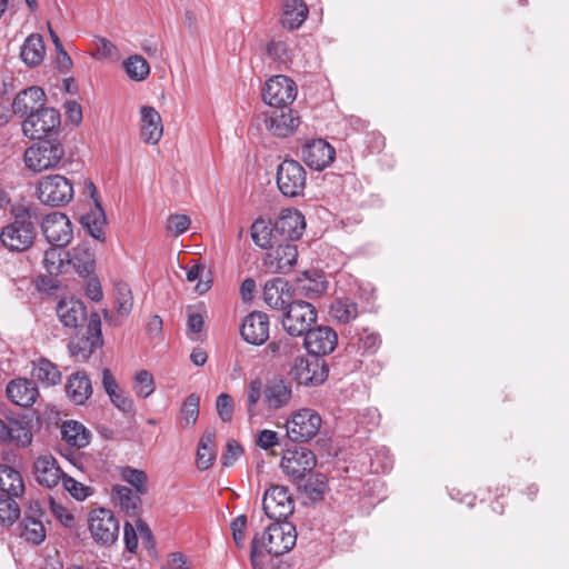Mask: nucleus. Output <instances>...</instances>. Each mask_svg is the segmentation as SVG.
Segmentation results:
<instances>
[{
    "mask_svg": "<svg viewBox=\"0 0 569 569\" xmlns=\"http://www.w3.org/2000/svg\"><path fill=\"white\" fill-rule=\"evenodd\" d=\"M262 296L268 307L282 312L295 300L293 289L283 278L268 280L264 283Z\"/></svg>",
    "mask_w": 569,
    "mask_h": 569,
    "instance_id": "21",
    "label": "nucleus"
},
{
    "mask_svg": "<svg viewBox=\"0 0 569 569\" xmlns=\"http://www.w3.org/2000/svg\"><path fill=\"white\" fill-rule=\"evenodd\" d=\"M123 67L129 78L134 81L144 80L150 72L149 63L139 54L131 56L124 60Z\"/></svg>",
    "mask_w": 569,
    "mask_h": 569,
    "instance_id": "45",
    "label": "nucleus"
},
{
    "mask_svg": "<svg viewBox=\"0 0 569 569\" xmlns=\"http://www.w3.org/2000/svg\"><path fill=\"white\" fill-rule=\"evenodd\" d=\"M39 200L51 207H61L73 199V186L69 179L60 174L43 177L37 186Z\"/></svg>",
    "mask_w": 569,
    "mask_h": 569,
    "instance_id": "4",
    "label": "nucleus"
},
{
    "mask_svg": "<svg viewBox=\"0 0 569 569\" xmlns=\"http://www.w3.org/2000/svg\"><path fill=\"white\" fill-rule=\"evenodd\" d=\"M6 392L14 405L23 408L31 407L39 396V390L34 381L27 378L11 380L7 386Z\"/></svg>",
    "mask_w": 569,
    "mask_h": 569,
    "instance_id": "25",
    "label": "nucleus"
},
{
    "mask_svg": "<svg viewBox=\"0 0 569 569\" xmlns=\"http://www.w3.org/2000/svg\"><path fill=\"white\" fill-rule=\"evenodd\" d=\"M0 491L1 496L20 497L24 492V482L18 470L0 465Z\"/></svg>",
    "mask_w": 569,
    "mask_h": 569,
    "instance_id": "35",
    "label": "nucleus"
},
{
    "mask_svg": "<svg viewBox=\"0 0 569 569\" xmlns=\"http://www.w3.org/2000/svg\"><path fill=\"white\" fill-rule=\"evenodd\" d=\"M68 268L73 267L74 271L80 276L88 277L93 272L94 258L92 252L86 246H77L68 251Z\"/></svg>",
    "mask_w": 569,
    "mask_h": 569,
    "instance_id": "36",
    "label": "nucleus"
},
{
    "mask_svg": "<svg viewBox=\"0 0 569 569\" xmlns=\"http://www.w3.org/2000/svg\"><path fill=\"white\" fill-rule=\"evenodd\" d=\"M274 234V226L270 227L263 219H257L251 226V238L261 248L271 246Z\"/></svg>",
    "mask_w": 569,
    "mask_h": 569,
    "instance_id": "48",
    "label": "nucleus"
},
{
    "mask_svg": "<svg viewBox=\"0 0 569 569\" xmlns=\"http://www.w3.org/2000/svg\"><path fill=\"white\" fill-rule=\"evenodd\" d=\"M338 345V335L329 326L310 328L305 333V347L309 353L315 356L330 355Z\"/></svg>",
    "mask_w": 569,
    "mask_h": 569,
    "instance_id": "18",
    "label": "nucleus"
},
{
    "mask_svg": "<svg viewBox=\"0 0 569 569\" xmlns=\"http://www.w3.org/2000/svg\"><path fill=\"white\" fill-rule=\"evenodd\" d=\"M141 495L136 493L127 486L117 485L112 488V500L129 517L139 516L141 509Z\"/></svg>",
    "mask_w": 569,
    "mask_h": 569,
    "instance_id": "32",
    "label": "nucleus"
},
{
    "mask_svg": "<svg viewBox=\"0 0 569 569\" xmlns=\"http://www.w3.org/2000/svg\"><path fill=\"white\" fill-rule=\"evenodd\" d=\"M200 397L191 393L187 397L181 409V419L184 427L193 426L199 416Z\"/></svg>",
    "mask_w": 569,
    "mask_h": 569,
    "instance_id": "52",
    "label": "nucleus"
},
{
    "mask_svg": "<svg viewBox=\"0 0 569 569\" xmlns=\"http://www.w3.org/2000/svg\"><path fill=\"white\" fill-rule=\"evenodd\" d=\"M296 528L290 522H274L251 542L250 560L253 569H278V558L296 545Z\"/></svg>",
    "mask_w": 569,
    "mask_h": 569,
    "instance_id": "1",
    "label": "nucleus"
},
{
    "mask_svg": "<svg viewBox=\"0 0 569 569\" xmlns=\"http://www.w3.org/2000/svg\"><path fill=\"white\" fill-rule=\"evenodd\" d=\"M56 312L66 328L77 329L89 321L87 307L76 298H62L57 305Z\"/></svg>",
    "mask_w": 569,
    "mask_h": 569,
    "instance_id": "23",
    "label": "nucleus"
},
{
    "mask_svg": "<svg viewBox=\"0 0 569 569\" xmlns=\"http://www.w3.org/2000/svg\"><path fill=\"white\" fill-rule=\"evenodd\" d=\"M114 290L118 313L121 317L129 316L133 306L131 289L127 283L120 282L116 284Z\"/></svg>",
    "mask_w": 569,
    "mask_h": 569,
    "instance_id": "50",
    "label": "nucleus"
},
{
    "mask_svg": "<svg viewBox=\"0 0 569 569\" xmlns=\"http://www.w3.org/2000/svg\"><path fill=\"white\" fill-rule=\"evenodd\" d=\"M262 509L268 518L281 522L292 515L295 505L286 487L273 485L263 495Z\"/></svg>",
    "mask_w": 569,
    "mask_h": 569,
    "instance_id": "13",
    "label": "nucleus"
},
{
    "mask_svg": "<svg viewBox=\"0 0 569 569\" xmlns=\"http://www.w3.org/2000/svg\"><path fill=\"white\" fill-rule=\"evenodd\" d=\"M214 437V432L206 431L199 441L197 450V467L199 470L209 469L216 459Z\"/></svg>",
    "mask_w": 569,
    "mask_h": 569,
    "instance_id": "42",
    "label": "nucleus"
},
{
    "mask_svg": "<svg viewBox=\"0 0 569 569\" xmlns=\"http://www.w3.org/2000/svg\"><path fill=\"white\" fill-rule=\"evenodd\" d=\"M289 376L299 385L315 387L327 379L328 370L325 362L319 359L310 361L303 356H298L290 366Z\"/></svg>",
    "mask_w": 569,
    "mask_h": 569,
    "instance_id": "14",
    "label": "nucleus"
},
{
    "mask_svg": "<svg viewBox=\"0 0 569 569\" xmlns=\"http://www.w3.org/2000/svg\"><path fill=\"white\" fill-rule=\"evenodd\" d=\"M46 93L39 87H30L20 91L12 101V111L14 114L26 118L31 112L38 111L44 106Z\"/></svg>",
    "mask_w": 569,
    "mask_h": 569,
    "instance_id": "28",
    "label": "nucleus"
},
{
    "mask_svg": "<svg viewBox=\"0 0 569 569\" xmlns=\"http://www.w3.org/2000/svg\"><path fill=\"white\" fill-rule=\"evenodd\" d=\"M63 154L64 149L60 143L40 140L26 150L24 162L30 170L41 172L56 167Z\"/></svg>",
    "mask_w": 569,
    "mask_h": 569,
    "instance_id": "6",
    "label": "nucleus"
},
{
    "mask_svg": "<svg viewBox=\"0 0 569 569\" xmlns=\"http://www.w3.org/2000/svg\"><path fill=\"white\" fill-rule=\"evenodd\" d=\"M335 158V148L323 139L310 140L301 148V159L312 170L326 169Z\"/></svg>",
    "mask_w": 569,
    "mask_h": 569,
    "instance_id": "17",
    "label": "nucleus"
},
{
    "mask_svg": "<svg viewBox=\"0 0 569 569\" xmlns=\"http://www.w3.org/2000/svg\"><path fill=\"white\" fill-rule=\"evenodd\" d=\"M132 389L139 398L146 399L151 396L156 389L152 373L144 369L136 372Z\"/></svg>",
    "mask_w": 569,
    "mask_h": 569,
    "instance_id": "46",
    "label": "nucleus"
},
{
    "mask_svg": "<svg viewBox=\"0 0 569 569\" xmlns=\"http://www.w3.org/2000/svg\"><path fill=\"white\" fill-rule=\"evenodd\" d=\"M103 345L101 332V319L99 313L92 312L89 316L86 335L73 338L69 342V350L73 357L80 360H87L91 355Z\"/></svg>",
    "mask_w": 569,
    "mask_h": 569,
    "instance_id": "10",
    "label": "nucleus"
},
{
    "mask_svg": "<svg viewBox=\"0 0 569 569\" xmlns=\"http://www.w3.org/2000/svg\"><path fill=\"white\" fill-rule=\"evenodd\" d=\"M68 251L63 250V247H54L46 250L43 257V267L47 272L51 276H58L64 273L68 270V258L66 254Z\"/></svg>",
    "mask_w": 569,
    "mask_h": 569,
    "instance_id": "43",
    "label": "nucleus"
},
{
    "mask_svg": "<svg viewBox=\"0 0 569 569\" xmlns=\"http://www.w3.org/2000/svg\"><path fill=\"white\" fill-rule=\"evenodd\" d=\"M62 486L76 500L82 501L92 493V489L67 475L62 478Z\"/></svg>",
    "mask_w": 569,
    "mask_h": 569,
    "instance_id": "53",
    "label": "nucleus"
},
{
    "mask_svg": "<svg viewBox=\"0 0 569 569\" xmlns=\"http://www.w3.org/2000/svg\"><path fill=\"white\" fill-rule=\"evenodd\" d=\"M267 54L278 61H284L287 59V46L282 41L272 40L267 46Z\"/></svg>",
    "mask_w": 569,
    "mask_h": 569,
    "instance_id": "64",
    "label": "nucleus"
},
{
    "mask_svg": "<svg viewBox=\"0 0 569 569\" xmlns=\"http://www.w3.org/2000/svg\"><path fill=\"white\" fill-rule=\"evenodd\" d=\"M49 505L52 515L61 522V525L66 528H71L73 526L74 517L66 507L57 502L53 498L49 499Z\"/></svg>",
    "mask_w": 569,
    "mask_h": 569,
    "instance_id": "57",
    "label": "nucleus"
},
{
    "mask_svg": "<svg viewBox=\"0 0 569 569\" xmlns=\"http://www.w3.org/2000/svg\"><path fill=\"white\" fill-rule=\"evenodd\" d=\"M32 378L46 387L56 386L61 381V372L58 367L46 358L32 362Z\"/></svg>",
    "mask_w": 569,
    "mask_h": 569,
    "instance_id": "37",
    "label": "nucleus"
},
{
    "mask_svg": "<svg viewBox=\"0 0 569 569\" xmlns=\"http://www.w3.org/2000/svg\"><path fill=\"white\" fill-rule=\"evenodd\" d=\"M263 395L262 391V381L260 379H253L249 385L248 390V413L249 416L254 415V406L260 400L261 396Z\"/></svg>",
    "mask_w": 569,
    "mask_h": 569,
    "instance_id": "60",
    "label": "nucleus"
},
{
    "mask_svg": "<svg viewBox=\"0 0 569 569\" xmlns=\"http://www.w3.org/2000/svg\"><path fill=\"white\" fill-rule=\"evenodd\" d=\"M291 397V383L282 378L269 380L263 389V401L271 410H278L287 406Z\"/></svg>",
    "mask_w": 569,
    "mask_h": 569,
    "instance_id": "29",
    "label": "nucleus"
},
{
    "mask_svg": "<svg viewBox=\"0 0 569 569\" xmlns=\"http://www.w3.org/2000/svg\"><path fill=\"white\" fill-rule=\"evenodd\" d=\"M111 402L122 412L124 413H133L134 405L130 397L126 396L120 391H114V393L108 395Z\"/></svg>",
    "mask_w": 569,
    "mask_h": 569,
    "instance_id": "61",
    "label": "nucleus"
},
{
    "mask_svg": "<svg viewBox=\"0 0 569 569\" xmlns=\"http://www.w3.org/2000/svg\"><path fill=\"white\" fill-rule=\"evenodd\" d=\"M242 447L233 439L228 440L226 445V452L221 456V463L224 467L232 466L236 460L242 455Z\"/></svg>",
    "mask_w": 569,
    "mask_h": 569,
    "instance_id": "59",
    "label": "nucleus"
},
{
    "mask_svg": "<svg viewBox=\"0 0 569 569\" xmlns=\"http://www.w3.org/2000/svg\"><path fill=\"white\" fill-rule=\"evenodd\" d=\"M191 220L186 214H171L167 220V230L177 237L186 232L190 227Z\"/></svg>",
    "mask_w": 569,
    "mask_h": 569,
    "instance_id": "56",
    "label": "nucleus"
},
{
    "mask_svg": "<svg viewBox=\"0 0 569 569\" xmlns=\"http://www.w3.org/2000/svg\"><path fill=\"white\" fill-rule=\"evenodd\" d=\"M81 224L92 238L97 240L103 239L106 216L102 207L97 200L96 207L81 217Z\"/></svg>",
    "mask_w": 569,
    "mask_h": 569,
    "instance_id": "41",
    "label": "nucleus"
},
{
    "mask_svg": "<svg viewBox=\"0 0 569 569\" xmlns=\"http://www.w3.org/2000/svg\"><path fill=\"white\" fill-rule=\"evenodd\" d=\"M247 527V517L244 515L234 518L230 525L232 537L238 547H242L244 541V530Z\"/></svg>",
    "mask_w": 569,
    "mask_h": 569,
    "instance_id": "62",
    "label": "nucleus"
},
{
    "mask_svg": "<svg viewBox=\"0 0 569 569\" xmlns=\"http://www.w3.org/2000/svg\"><path fill=\"white\" fill-rule=\"evenodd\" d=\"M303 485L298 483L299 488L309 496L312 500L321 499L327 489V482L322 475L316 473L310 475L307 479L305 478Z\"/></svg>",
    "mask_w": 569,
    "mask_h": 569,
    "instance_id": "49",
    "label": "nucleus"
},
{
    "mask_svg": "<svg viewBox=\"0 0 569 569\" xmlns=\"http://www.w3.org/2000/svg\"><path fill=\"white\" fill-rule=\"evenodd\" d=\"M277 184L283 196L298 197L306 188L307 172L298 161L286 159L278 167Z\"/></svg>",
    "mask_w": 569,
    "mask_h": 569,
    "instance_id": "9",
    "label": "nucleus"
},
{
    "mask_svg": "<svg viewBox=\"0 0 569 569\" xmlns=\"http://www.w3.org/2000/svg\"><path fill=\"white\" fill-rule=\"evenodd\" d=\"M297 259V246L291 242H284L276 248L270 247L262 259V266L266 272L287 274L296 266Z\"/></svg>",
    "mask_w": 569,
    "mask_h": 569,
    "instance_id": "15",
    "label": "nucleus"
},
{
    "mask_svg": "<svg viewBox=\"0 0 569 569\" xmlns=\"http://www.w3.org/2000/svg\"><path fill=\"white\" fill-rule=\"evenodd\" d=\"M309 10L303 0H284L281 23L289 30L301 27L308 17Z\"/></svg>",
    "mask_w": 569,
    "mask_h": 569,
    "instance_id": "33",
    "label": "nucleus"
},
{
    "mask_svg": "<svg viewBox=\"0 0 569 569\" xmlns=\"http://www.w3.org/2000/svg\"><path fill=\"white\" fill-rule=\"evenodd\" d=\"M10 212L13 220L2 228L0 241L10 251H26L36 240L40 208L36 203H18L11 207Z\"/></svg>",
    "mask_w": 569,
    "mask_h": 569,
    "instance_id": "2",
    "label": "nucleus"
},
{
    "mask_svg": "<svg viewBox=\"0 0 569 569\" xmlns=\"http://www.w3.org/2000/svg\"><path fill=\"white\" fill-rule=\"evenodd\" d=\"M66 392L76 405H83L92 395V385L86 372L78 371L69 377Z\"/></svg>",
    "mask_w": 569,
    "mask_h": 569,
    "instance_id": "31",
    "label": "nucleus"
},
{
    "mask_svg": "<svg viewBox=\"0 0 569 569\" xmlns=\"http://www.w3.org/2000/svg\"><path fill=\"white\" fill-rule=\"evenodd\" d=\"M33 473L37 482L47 488L56 487L64 476L52 456L37 458L33 463Z\"/></svg>",
    "mask_w": 569,
    "mask_h": 569,
    "instance_id": "27",
    "label": "nucleus"
},
{
    "mask_svg": "<svg viewBox=\"0 0 569 569\" xmlns=\"http://www.w3.org/2000/svg\"><path fill=\"white\" fill-rule=\"evenodd\" d=\"M44 53L43 38L39 33H31L27 37L20 50L22 61L29 67L39 66L44 58Z\"/></svg>",
    "mask_w": 569,
    "mask_h": 569,
    "instance_id": "34",
    "label": "nucleus"
},
{
    "mask_svg": "<svg viewBox=\"0 0 569 569\" xmlns=\"http://www.w3.org/2000/svg\"><path fill=\"white\" fill-rule=\"evenodd\" d=\"M41 230L47 241L54 247H66L73 237L71 221L61 212L47 214L42 219Z\"/></svg>",
    "mask_w": 569,
    "mask_h": 569,
    "instance_id": "16",
    "label": "nucleus"
},
{
    "mask_svg": "<svg viewBox=\"0 0 569 569\" xmlns=\"http://www.w3.org/2000/svg\"><path fill=\"white\" fill-rule=\"evenodd\" d=\"M296 97V83L282 74L270 78L262 89L263 101L277 109L287 108L295 101Z\"/></svg>",
    "mask_w": 569,
    "mask_h": 569,
    "instance_id": "12",
    "label": "nucleus"
},
{
    "mask_svg": "<svg viewBox=\"0 0 569 569\" xmlns=\"http://www.w3.org/2000/svg\"><path fill=\"white\" fill-rule=\"evenodd\" d=\"M61 436L68 445L76 448H83L90 442V432L82 423L73 420L62 423Z\"/></svg>",
    "mask_w": 569,
    "mask_h": 569,
    "instance_id": "39",
    "label": "nucleus"
},
{
    "mask_svg": "<svg viewBox=\"0 0 569 569\" xmlns=\"http://www.w3.org/2000/svg\"><path fill=\"white\" fill-rule=\"evenodd\" d=\"M217 412L223 422H229L233 415V402L229 395L220 393L216 401Z\"/></svg>",
    "mask_w": 569,
    "mask_h": 569,
    "instance_id": "58",
    "label": "nucleus"
},
{
    "mask_svg": "<svg viewBox=\"0 0 569 569\" xmlns=\"http://www.w3.org/2000/svg\"><path fill=\"white\" fill-rule=\"evenodd\" d=\"M269 317L262 311H252L241 323L242 339L253 346H261L269 339Z\"/></svg>",
    "mask_w": 569,
    "mask_h": 569,
    "instance_id": "19",
    "label": "nucleus"
},
{
    "mask_svg": "<svg viewBox=\"0 0 569 569\" xmlns=\"http://www.w3.org/2000/svg\"><path fill=\"white\" fill-rule=\"evenodd\" d=\"M44 512L39 501H32L22 519L21 537L33 545H40L46 539V529L41 518Z\"/></svg>",
    "mask_w": 569,
    "mask_h": 569,
    "instance_id": "20",
    "label": "nucleus"
},
{
    "mask_svg": "<svg viewBox=\"0 0 569 569\" xmlns=\"http://www.w3.org/2000/svg\"><path fill=\"white\" fill-rule=\"evenodd\" d=\"M121 479L134 488L139 495L148 492V476L143 470L132 467H121L119 469Z\"/></svg>",
    "mask_w": 569,
    "mask_h": 569,
    "instance_id": "44",
    "label": "nucleus"
},
{
    "mask_svg": "<svg viewBox=\"0 0 569 569\" xmlns=\"http://www.w3.org/2000/svg\"><path fill=\"white\" fill-rule=\"evenodd\" d=\"M292 289L295 299H317L326 292L327 281L318 271H306L301 278H298Z\"/></svg>",
    "mask_w": 569,
    "mask_h": 569,
    "instance_id": "26",
    "label": "nucleus"
},
{
    "mask_svg": "<svg viewBox=\"0 0 569 569\" xmlns=\"http://www.w3.org/2000/svg\"><path fill=\"white\" fill-rule=\"evenodd\" d=\"M12 437L8 442H13L19 447H27L32 442V432L27 422L18 419H11Z\"/></svg>",
    "mask_w": 569,
    "mask_h": 569,
    "instance_id": "51",
    "label": "nucleus"
},
{
    "mask_svg": "<svg viewBox=\"0 0 569 569\" xmlns=\"http://www.w3.org/2000/svg\"><path fill=\"white\" fill-rule=\"evenodd\" d=\"M204 272L206 267L202 264H193L187 270V280L189 282L199 280L198 283L196 284V291L200 295L206 293L211 287V280H202Z\"/></svg>",
    "mask_w": 569,
    "mask_h": 569,
    "instance_id": "55",
    "label": "nucleus"
},
{
    "mask_svg": "<svg viewBox=\"0 0 569 569\" xmlns=\"http://www.w3.org/2000/svg\"><path fill=\"white\" fill-rule=\"evenodd\" d=\"M274 233L288 240L299 239L306 228L305 217L298 210H283L274 222Z\"/></svg>",
    "mask_w": 569,
    "mask_h": 569,
    "instance_id": "24",
    "label": "nucleus"
},
{
    "mask_svg": "<svg viewBox=\"0 0 569 569\" xmlns=\"http://www.w3.org/2000/svg\"><path fill=\"white\" fill-rule=\"evenodd\" d=\"M381 345V338L377 332L370 331L368 328L357 330L352 337L349 348H356L362 356L373 355Z\"/></svg>",
    "mask_w": 569,
    "mask_h": 569,
    "instance_id": "38",
    "label": "nucleus"
},
{
    "mask_svg": "<svg viewBox=\"0 0 569 569\" xmlns=\"http://www.w3.org/2000/svg\"><path fill=\"white\" fill-rule=\"evenodd\" d=\"M282 313V327L292 337L305 335L317 321L315 306L302 299H295Z\"/></svg>",
    "mask_w": 569,
    "mask_h": 569,
    "instance_id": "3",
    "label": "nucleus"
},
{
    "mask_svg": "<svg viewBox=\"0 0 569 569\" xmlns=\"http://www.w3.org/2000/svg\"><path fill=\"white\" fill-rule=\"evenodd\" d=\"M321 423L320 415L313 409L298 410L286 423L287 436L292 442H307L318 435Z\"/></svg>",
    "mask_w": 569,
    "mask_h": 569,
    "instance_id": "7",
    "label": "nucleus"
},
{
    "mask_svg": "<svg viewBox=\"0 0 569 569\" xmlns=\"http://www.w3.org/2000/svg\"><path fill=\"white\" fill-rule=\"evenodd\" d=\"M60 126V113L54 108L42 106L38 111L29 113L22 122L23 134L30 139L41 140Z\"/></svg>",
    "mask_w": 569,
    "mask_h": 569,
    "instance_id": "11",
    "label": "nucleus"
},
{
    "mask_svg": "<svg viewBox=\"0 0 569 569\" xmlns=\"http://www.w3.org/2000/svg\"><path fill=\"white\" fill-rule=\"evenodd\" d=\"M263 123L266 129L273 136L284 138L293 133L300 123L298 113L288 108L273 110L269 116H264Z\"/></svg>",
    "mask_w": 569,
    "mask_h": 569,
    "instance_id": "22",
    "label": "nucleus"
},
{
    "mask_svg": "<svg viewBox=\"0 0 569 569\" xmlns=\"http://www.w3.org/2000/svg\"><path fill=\"white\" fill-rule=\"evenodd\" d=\"M141 113V139L149 144H156L163 133L162 121L159 112L149 106H143Z\"/></svg>",
    "mask_w": 569,
    "mask_h": 569,
    "instance_id": "30",
    "label": "nucleus"
},
{
    "mask_svg": "<svg viewBox=\"0 0 569 569\" xmlns=\"http://www.w3.org/2000/svg\"><path fill=\"white\" fill-rule=\"evenodd\" d=\"M316 465V455L305 447H293L284 450L280 462L283 473L297 483L302 482Z\"/></svg>",
    "mask_w": 569,
    "mask_h": 569,
    "instance_id": "5",
    "label": "nucleus"
},
{
    "mask_svg": "<svg viewBox=\"0 0 569 569\" xmlns=\"http://www.w3.org/2000/svg\"><path fill=\"white\" fill-rule=\"evenodd\" d=\"M14 498L0 496V523L3 526H12L20 516V508Z\"/></svg>",
    "mask_w": 569,
    "mask_h": 569,
    "instance_id": "47",
    "label": "nucleus"
},
{
    "mask_svg": "<svg viewBox=\"0 0 569 569\" xmlns=\"http://www.w3.org/2000/svg\"><path fill=\"white\" fill-rule=\"evenodd\" d=\"M267 350L277 358H288L293 356L296 351H299V348L296 343H293L290 339L286 338L279 341H271Z\"/></svg>",
    "mask_w": 569,
    "mask_h": 569,
    "instance_id": "54",
    "label": "nucleus"
},
{
    "mask_svg": "<svg viewBox=\"0 0 569 569\" xmlns=\"http://www.w3.org/2000/svg\"><path fill=\"white\" fill-rule=\"evenodd\" d=\"M279 443L278 433L273 430L264 429L261 430L258 435L257 445L263 449L268 450L273 448Z\"/></svg>",
    "mask_w": 569,
    "mask_h": 569,
    "instance_id": "63",
    "label": "nucleus"
},
{
    "mask_svg": "<svg viewBox=\"0 0 569 569\" xmlns=\"http://www.w3.org/2000/svg\"><path fill=\"white\" fill-rule=\"evenodd\" d=\"M89 530L101 546H111L119 537L120 522L110 509L98 508L89 513Z\"/></svg>",
    "mask_w": 569,
    "mask_h": 569,
    "instance_id": "8",
    "label": "nucleus"
},
{
    "mask_svg": "<svg viewBox=\"0 0 569 569\" xmlns=\"http://www.w3.org/2000/svg\"><path fill=\"white\" fill-rule=\"evenodd\" d=\"M329 315L332 320L347 325L358 317V305L349 298H337L330 306Z\"/></svg>",
    "mask_w": 569,
    "mask_h": 569,
    "instance_id": "40",
    "label": "nucleus"
}]
</instances>
